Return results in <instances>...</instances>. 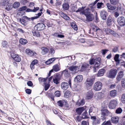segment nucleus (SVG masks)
I'll list each match as a JSON object with an SVG mask.
<instances>
[{"label": "nucleus", "mask_w": 125, "mask_h": 125, "mask_svg": "<svg viewBox=\"0 0 125 125\" xmlns=\"http://www.w3.org/2000/svg\"><path fill=\"white\" fill-rule=\"evenodd\" d=\"M102 94L101 93H98L95 94V99L99 100L101 99L102 97Z\"/></svg>", "instance_id": "obj_28"}, {"label": "nucleus", "mask_w": 125, "mask_h": 125, "mask_svg": "<svg viewBox=\"0 0 125 125\" xmlns=\"http://www.w3.org/2000/svg\"><path fill=\"white\" fill-rule=\"evenodd\" d=\"M60 80V79L59 77L57 76H54L53 78L54 83L56 84L59 83V81Z\"/></svg>", "instance_id": "obj_24"}, {"label": "nucleus", "mask_w": 125, "mask_h": 125, "mask_svg": "<svg viewBox=\"0 0 125 125\" xmlns=\"http://www.w3.org/2000/svg\"><path fill=\"white\" fill-rule=\"evenodd\" d=\"M20 42L21 44L24 45L26 44L27 42V41L26 39H21L20 40Z\"/></svg>", "instance_id": "obj_37"}, {"label": "nucleus", "mask_w": 125, "mask_h": 125, "mask_svg": "<svg viewBox=\"0 0 125 125\" xmlns=\"http://www.w3.org/2000/svg\"><path fill=\"white\" fill-rule=\"evenodd\" d=\"M122 111V109L119 107L116 110V113L117 114H119L121 113Z\"/></svg>", "instance_id": "obj_49"}, {"label": "nucleus", "mask_w": 125, "mask_h": 125, "mask_svg": "<svg viewBox=\"0 0 125 125\" xmlns=\"http://www.w3.org/2000/svg\"><path fill=\"white\" fill-rule=\"evenodd\" d=\"M112 18L111 16H109L107 19L106 24L107 25L110 26L112 24Z\"/></svg>", "instance_id": "obj_22"}, {"label": "nucleus", "mask_w": 125, "mask_h": 125, "mask_svg": "<svg viewBox=\"0 0 125 125\" xmlns=\"http://www.w3.org/2000/svg\"><path fill=\"white\" fill-rule=\"evenodd\" d=\"M100 59L98 58L96 59H92L89 61L90 63L91 64H93L94 65V72H96V68L98 67L100 65Z\"/></svg>", "instance_id": "obj_1"}, {"label": "nucleus", "mask_w": 125, "mask_h": 125, "mask_svg": "<svg viewBox=\"0 0 125 125\" xmlns=\"http://www.w3.org/2000/svg\"><path fill=\"white\" fill-rule=\"evenodd\" d=\"M106 6L108 9L110 10H115L116 9V8L115 6H112L109 3H107L106 4Z\"/></svg>", "instance_id": "obj_21"}, {"label": "nucleus", "mask_w": 125, "mask_h": 125, "mask_svg": "<svg viewBox=\"0 0 125 125\" xmlns=\"http://www.w3.org/2000/svg\"><path fill=\"white\" fill-rule=\"evenodd\" d=\"M60 69V66L58 64L54 65L53 66L52 69L50 71L49 74H48V76H50L51 73L53 71L57 72L59 71Z\"/></svg>", "instance_id": "obj_7"}, {"label": "nucleus", "mask_w": 125, "mask_h": 125, "mask_svg": "<svg viewBox=\"0 0 125 125\" xmlns=\"http://www.w3.org/2000/svg\"><path fill=\"white\" fill-rule=\"evenodd\" d=\"M105 72V70L104 69L100 70L98 72L97 74V76H103Z\"/></svg>", "instance_id": "obj_26"}, {"label": "nucleus", "mask_w": 125, "mask_h": 125, "mask_svg": "<svg viewBox=\"0 0 125 125\" xmlns=\"http://www.w3.org/2000/svg\"><path fill=\"white\" fill-rule=\"evenodd\" d=\"M57 104L58 106L62 107L63 105V103L62 101L60 100L57 102Z\"/></svg>", "instance_id": "obj_51"}, {"label": "nucleus", "mask_w": 125, "mask_h": 125, "mask_svg": "<svg viewBox=\"0 0 125 125\" xmlns=\"http://www.w3.org/2000/svg\"><path fill=\"white\" fill-rule=\"evenodd\" d=\"M119 55L118 54H116L114 57V59L115 61L119 63L120 61L119 59Z\"/></svg>", "instance_id": "obj_44"}, {"label": "nucleus", "mask_w": 125, "mask_h": 125, "mask_svg": "<svg viewBox=\"0 0 125 125\" xmlns=\"http://www.w3.org/2000/svg\"><path fill=\"white\" fill-rule=\"evenodd\" d=\"M86 106H85L77 108L76 110V112L79 115H80L82 113L85 109Z\"/></svg>", "instance_id": "obj_20"}, {"label": "nucleus", "mask_w": 125, "mask_h": 125, "mask_svg": "<svg viewBox=\"0 0 125 125\" xmlns=\"http://www.w3.org/2000/svg\"><path fill=\"white\" fill-rule=\"evenodd\" d=\"M24 13V12L23 11H19V12L17 14V15L18 16H21Z\"/></svg>", "instance_id": "obj_62"}, {"label": "nucleus", "mask_w": 125, "mask_h": 125, "mask_svg": "<svg viewBox=\"0 0 125 125\" xmlns=\"http://www.w3.org/2000/svg\"><path fill=\"white\" fill-rule=\"evenodd\" d=\"M117 94V92L115 90L111 91L110 92V95L112 97H114L116 96Z\"/></svg>", "instance_id": "obj_31"}, {"label": "nucleus", "mask_w": 125, "mask_h": 125, "mask_svg": "<svg viewBox=\"0 0 125 125\" xmlns=\"http://www.w3.org/2000/svg\"><path fill=\"white\" fill-rule=\"evenodd\" d=\"M117 72L115 69H111L109 73L107 74V76L110 78H113L115 77Z\"/></svg>", "instance_id": "obj_4"}, {"label": "nucleus", "mask_w": 125, "mask_h": 125, "mask_svg": "<svg viewBox=\"0 0 125 125\" xmlns=\"http://www.w3.org/2000/svg\"><path fill=\"white\" fill-rule=\"evenodd\" d=\"M120 100L122 103H125V94H123L121 95Z\"/></svg>", "instance_id": "obj_38"}, {"label": "nucleus", "mask_w": 125, "mask_h": 125, "mask_svg": "<svg viewBox=\"0 0 125 125\" xmlns=\"http://www.w3.org/2000/svg\"><path fill=\"white\" fill-rule=\"evenodd\" d=\"M45 23L47 25L48 27H51L52 25V23H50L49 21L47 20H46L45 21Z\"/></svg>", "instance_id": "obj_42"}, {"label": "nucleus", "mask_w": 125, "mask_h": 125, "mask_svg": "<svg viewBox=\"0 0 125 125\" xmlns=\"http://www.w3.org/2000/svg\"><path fill=\"white\" fill-rule=\"evenodd\" d=\"M18 21L20 22L24 26H26L27 25V23L25 22V21L23 18L22 19L21 18H19L18 19Z\"/></svg>", "instance_id": "obj_32"}, {"label": "nucleus", "mask_w": 125, "mask_h": 125, "mask_svg": "<svg viewBox=\"0 0 125 125\" xmlns=\"http://www.w3.org/2000/svg\"><path fill=\"white\" fill-rule=\"evenodd\" d=\"M2 44V45L3 47H6L7 46V42L5 41H3Z\"/></svg>", "instance_id": "obj_58"}, {"label": "nucleus", "mask_w": 125, "mask_h": 125, "mask_svg": "<svg viewBox=\"0 0 125 125\" xmlns=\"http://www.w3.org/2000/svg\"><path fill=\"white\" fill-rule=\"evenodd\" d=\"M45 91L47 90L50 87L49 85L48 84H45Z\"/></svg>", "instance_id": "obj_63"}, {"label": "nucleus", "mask_w": 125, "mask_h": 125, "mask_svg": "<svg viewBox=\"0 0 125 125\" xmlns=\"http://www.w3.org/2000/svg\"><path fill=\"white\" fill-rule=\"evenodd\" d=\"M91 119L93 120V125H97L99 124L100 122V120L98 118H96L95 116H92L91 117Z\"/></svg>", "instance_id": "obj_8"}, {"label": "nucleus", "mask_w": 125, "mask_h": 125, "mask_svg": "<svg viewBox=\"0 0 125 125\" xmlns=\"http://www.w3.org/2000/svg\"><path fill=\"white\" fill-rule=\"evenodd\" d=\"M83 76L81 75H78L76 76L74 78V81L77 83L81 82L83 80Z\"/></svg>", "instance_id": "obj_17"}, {"label": "nucleus", "mask_w": 125, "mask_h": 125, "mask_svg": "<svg viewBox=\"0 0 125 125\" xmlns=\"http://www.w3.org/2000/svg\"><path fill=\"white\" fill-rule=\"evenodd\" d=\"M10 1V0H2V5L5 6L6 4H8Z\"/></svg>", "instance_id": "obj_40"}, {"label": "nucleus", "mask_w": 125, "mask_h": 125, "mask_svg": "<svg viewBox=\"0 0 125 125\" xmlns=\"http://www.w3.org/2000/svg\"><path fill=\"white\" fill-rule=\"evenodd\" d=\"M117 104V102L116 100H111L110 102L109 108L111 109L114 108Z\"/></svg>", "instance_id": "obj_14"}, {"label": "nucleus", "mask_w": 125, "mask_h": 125, "mask_svg": "<svg viewBox=\"0 0 125 125\" xmlns=\"http://www.w3.org/2000/svg\"><path fill=\"white\" fill-rule=\"evenodd\" d=\"M39 9V7H34V9L32 10L33 12H36L37 10H38Z\"/></svg>", "instance_id": "obj_64"}, {"label": "nucleus", "mask_w": 125, "mask_h": 125, "mask_svg": "<svg viewBox=\"0 0 125 125\" xmlns=\"http://www.w3.org/2000/svg\"><path fill=\"white\" fill-rule=\"evenodd\" d=\"M103 125H112L110 121H108L106 122H104Z\"/></svg>", "instance_id": "obj_61"}, {"label": "nucleus", "mask_w": 125, "mask_h": 125, "mask_svg": "<svg viewBox=\"0 0 125 125\" xmlns=\"http://www.w3.org/2000/svg\"><path fill=\"white\" fill-rule=\"evenodd\" d=\"M14 59L16 61L18 62H20L21 60V58L18 55H16Z\"/></svg>", "instance_id": "obj_45"}, {"label": "nucleus", "mask_w": 125, "mask_h": 125, "mask_svg": "<svg viewBox=\"0 0 125 125\" xmlns=\"http://www.w3.org/2000/svg\"><path fill=\"white\" fill-rule=\"evenodd\" d=\"M103 6V3L101 2H98L97 4V8L98 9H100L102 6Z\"/></svg>", "instance_id": "obj_48"}, {"label": "nucleus", "mask_w": 125, "mask_h": 125, "mask_svg": "<svg viewBox=\"0 0 125 125\" xmlns=\"http://www.w3.org/2000/svg\"><path fill=\"white\" fill-rule=\"evenodd\" d=\"M20 5V3L19 2H15L13 5V7L14 8H16L18 7Z\"/></svg>", "instance_id": "obj_41"}, {"label": "nucleus", "mask_w": 125, "mask_h": 125, "mask_svg": "<svg viewBox=\"0 0 125 125\" xmlns=\"http://www.w3.org/2000/svg\"><path fill=\"white\" fill-rule=\"evenodd\" d=\"M62 73L63 74H64V76L66 77H67L69 75V73L67 70L63 71H62Z\"/></svg>", "instance_id": "obj_39"}, {"label": "nucleus", "mask_w": 125, "mask_h": 125, "mask_svg": "<svg viewBox=\"0 0 125 125\" xmlns=\"http://www.w3.org/2000/svg\"><path fill=\"white\" fill-rule=\"evenodd\" d=\"M93 95V92L91 91H90L87 93L86 94V98L87 99H91L92 98Z\"/></svg>", "instance_id": "obj_18"}, {"label": "nucleus", "mask_w": 125, "mask_h": 125, "mask_svg": "<svg viewBox=\"0 0 125 125\" xmlns=\"http://www.w3.org/2000/svg\"><path fill=\"white\" fill-rule=\"evenodd\" d=\"M54 94L57 97H59L61 95L59 91H56L54 93Z\"/></svg>", "instance_id": "obj_56"}, {"label": "nucleus", "mask_w": 125, "mask_h": 125, "mask_svg": "<svg viewBox=\"0 0 125 125\" xmlns=\"http://www.w3.org/2000/svg\"><path fill=\"white\" fill-rule=\"evenodd\" d=\"M71 95L70 92L68 91H66L64 94V96L65 97H68Z\"/></svg>", "instance_id": "obj_36"}, {"label": "nucleus", "mask_w": 125, "mask_h": 125, "mask_svg": "<svg viewBox=\"0 0 125 125\" xmlns=\"http://www.w3.org/2000/svg\"><path fill=\"white\" fill-rule=\"evenodd\" d=\"M124 70L120 71L118 73L116 77V79L118 81H120L124 75Z\"/></svg>", "instance_id": "obj_15"}, {"label": "nucleus", "mask_w": 125, "mask_h": 125, "mask_svg": "<svg viewBox=\"0 0 125 125\" xmlns=\"http://www.w3.org/2000/svg\"><path fill=\"white\" fill-rule=\"evenodd\" d=\"M102 83L99 81H97L94 84L93 89L95 91H98L102 89Z\"/></svg>", "instance_id": "obj_2"}, {"label": "nucleus", "mask_w": 125, "mask_h": 125, "mask_svg": "<svg viewBox=\"0 0 125 125\" xmlns=\"http://www.w3.org/2000/svg\"><path fill=\"white\" fill-rule=\"evenodd\" d=\"M61 87L63 90H66L68 87V84L66 82H62L61 84Z\"/></svg>", "instance_id": "obj_19"}, {"label": "nucleus", "mask_w": 125, "mask_h": 125, "mask_svg": "<svg viewBox=\"0 0 125 125\" xmlns=\"http://www.w3.org/2000/svg\"><path fill=\"white\" fill-rule=\"evenodd\" d=\"M12 7V4L11 3H8L6 6V9L8 10H11Z\"/></svg>", "instance_id": "obj_34"}, {"label": "nucleus", "mask_w": 125, "mask_h": 125, "mask_svg": "<svg viewBox=\"0 0 125 125\" xmlns=\"http://www.w3.org/2000/svg\"><path fill=\"white\" fill-rule=\"evenodd\" d=\"M109 114V112L106 109H102L101 110V119L103 120H105L106 119L105 116Z\"/></svg>", "instance_id": "obj_3"}, {"label": "nucleus", "mask_w": 125, "mask_h": 125, "mask_svg": "<svg viewBox=\"0 0 125 125\" xmlns=\"http://www.w3.org/2000/svg\"><path fill=\"white\" fill-rule=\"evenodd\" d=\"M62 7L64 10H67L69 8V5L68 3H64L62 4Z\"/></svg>", "instance_id": "obj_30"}, {"label": "nucleus", "mask_w": 125, "mask_h": 125, "mask_svg": "<svg viewBox=\"0 0 125 125\" xmlns=\"http://www.w3.org/2000/svg\"><path fill=\"white\" fill-rule=\"evenodd\" d=\"M71 26L72 28L75 30H77L78 29L77 26L75 23H72L71 24Z\"/></svg>", "instance_id": "obj_47"}, {"label": "nucleus", "mask_w": 125, "mask_h": 125, "mask_svg": "<svg viewBox=\"0 0 125 125\" xmlns=\"http://www.w3.org/2000/svg\"><path fill=\"white\" fill-rule=\"evenodd\" d=\"M32 32L33 35L34 36H36L37 37H39L40 36V34L38 31H33Z\"/></svg>", "instance_id": "obj_35"}, {"label": "nucleus", "mask_w": 125, "mask_h": 125, "mask_svg": "<svg viewBox=\"0 0 125 125\" xmlns=\"http://www.w3.org/2000/svg\"><path fill=\"white\" fill-rule=\"evenodd\" d=\"M27 9V7L26 6H23L21 7L18 10L19 11H22L24 10Z\"/></svg>", "instance_id": "obj_54"}, {"label": "nucleus", "mask_w": 125, "mask_h": 125, "mask_svg": "<svg viewBox=\"0 0 125 125\" xmlns=\"http://www.w3.org/2000/svg\"><path fill=\"white\" fill-rule=\"evenodd\" d=\"M117 21L118 24L121 26L125 25V18L123 16L119 17L117 19Z\"/></svg>", "instance_id": "obj_5"}, {"label": "nucleus", "mask_w": 125, "mask_h": 125, "mask_svg": "<svg viewBox=\"0 0 125 125\" xmlns=\"http://www.w3.org/2000/svg\"><path fill=\"white\" fill-rule=\"evenodd\" d=\"M87 113V112L86 111L84 112L82 115V118L83 119L86 118H87V116L86 115V114Z\"/></svg>", "instance_id": "obj_50"}, {"label": "nucleus", "mask_w": 125, "mask_h": 125, "mask_svg": "<svg viewBox=\"0 0 125 125\" xmlns=\"http://www.w3.org/2000/svg\"><path fill=\"white\" fill-rule=\"evenodd\" d=\"M82 117L77 116L75 117V120L77 122L80 121L82 120Z\"/></svg>", "instance_id": "obj_55"}, {"label": "nucleus", "mask_w": 125, "mask_h": 125, "mask_svg": "<svg viewBox=\"0 0 125 125\" xmlns=\"http://www.w3.org/2000/svg\"><path fill=\"white\" fill-rule=\"evenodd\" d=\"M45 27V25L42 23H40L38 24L35 27V28H36L37 29L38 31H40L43 29Z\"/></svg>", "instance_id": "obj_11"}, {"label": "nucleus", "mask_w": 125, "mask_h": 125, "mask_svg": "<svg viewBox=\"0 0 125 125\" xmlns=\"http://www.w3.org/2000/svg\"><path fill=\"white\" fill-rule=\"evenodd\" d=\"M121 84L123 87H125V78L123 79L121 81Z\"/></svg>", "instance_id": "obj_60"}, {"label": "nucleus", "mask_w": 125, "mask_h": 125, "mask_svg": "<svg viewBox=\"0 0 125 125\" xmlns=\"http://www.w3.org/2000/svg\"><path fill=\"white\" fill-rule=\"evenodd\" d=\"M85 7H82L81 8H79L78 10H76V12H78L80 11H81L82 12H83V10L84 9Z\"/></svg>", "instance_id": "obj_59"}, {"label": "nucleus", "mask_w": 125, "mask_h": 125, "mask_svg": "<svg viewBox=\"0 0 125 125\" xmlns=\"http://www.w3.org/2000/svg\"><path fill=\"white\" fill-rule=\"evenodd\" d=\"M41 49L42 51V53L43 54L47 53L48 51V49L46 47H42L41 48Z\"/></svg>", "instance_id": "obj_29"}, {"label": "nucleus", "mask_w": 125, "mask_h": 125, "mask_svg": "<svg viewBox=\"0 0 125 125\" xmlns=\"http://www.w3.org/2000/svg\"><path fill=\"white\" fill-rule=\"evenodd\" d=\"M42 13V12H39L37 15V16H36L32 17L31 18L28 17L26 16H24L23 17V18L24 20H26L28 21H30V20H33L35 19L38 18L41 15Z\"/></svg>", "instance_id": "obj_9"}, {"label": "nucleus", "mask_w": 125, "mask_h": 125, "mask_svg": "<svg viewBox=\"0 0 125 125\" xmlns=\"http://www.w3.org/2000/svg\"><path fill=\"white\" fill-rule=\"evenodd\" d=\"M89 66V65L88 64L86 63H84L81 67V70L83 71L88 70Z\"/></svg>", "instance_id": "obj_16"}, {"label": "nucleus", "mask_w": 125, "mask_h": 125, "mask_svg": "<svg viewBox=\"0 0 125 125\" xmlns=\"http://www.w3.org/2000/svg\"><path fill=\"white\" fill-rule=\"evenodd\" d=\"M86 16V20L88 21H92L94 18L93 15L91 13H90Z\"/></svg>", "instance_id": "obj_23"}, {"label": "nucleus", "mask_w": 125, "mask_h": 125, "mask_svg": "<svg viewBox=\"0 0 125 125\" xmlns=\"http://www.w3.org/2000/svg\"><path fill=\"white\" fill-rule=\"evenodd\" d=\"M110 1L112 4L115 5L118 3V0H110Z\"/></svg>", "instance_id": "obj_46"}, {"label": "nucleus", "mask_w": 125, "mask_h": 125, "mask_svg": "<svg viewBox=\"0 0 125 125\" xmlns=\"http://www.w3.org/2000/svg\"><path fill=\"white\" fill-rule=\"evenodd\" d=\"M61 16L64 19L67 20H69L70 18L67 15L63 13L62 14Z\"/></svg>", "instance_id": "obj_43"}, {"label": "nucleus", "mask_w": 125, "mask_h": 125, "mask_svg": "<svg viewBox=\"0 0 125 125\" xmlns=\"http://www.w3.org/2000/svg\"><path fill=\"white\" fill-rule=\"evenodd\" d=\"M100 15L102 19L103 20H105L106 19L108 13L105 10H103L101 11Z\"/></svg>", "instance_id": "obj_10"}, {"label": "nucleus", "mask_w": 125, "mask_h": 125, "mask_svg": "<svg viewBox=\"0 0 125 125\" xmlns=\"http://www.w3.org/2000/svg\"><path fill=\"white\" fill-rule=\"evenodd\" d=\"M105 31L108 34L109 33H110L115 36L118 37L119 36V34L116 33V32L110 29H106L105 30Z\"/></svg>", "instance_id": "obj_12"}, {"label": "nucleus", "mask_w": 125, "mask_h": 125, "mask_svg": "<svg viewBox=\"0 0 125 125\" xmlns=\"http://www.w3.org/2000/svg\"><path fill=\"white\" fill-rule=\"evenodd\" d=\"M94 80V78H89L86 79L85 84L87 86H91L93 83Z\"/></svg>", "instance_id": "obj_6"}, {"label": "nucleus", "mask_w": 125, "mask_h": 125, "mask_svg": "<svg viewBox=\"0 0 125 125\" xmlns=\"http://www.w3.org/2000/svg\"><path fill=\"white\" fill-rule=\"evenodd\" d=\"M84 104V99H82L81 100H79L78 102L76 103V104L78 106L83 105Z\"/></svg>", "instance_id": "obj_27"}, {"label": "nucleus", "mask_w": 125, "mask_h": 125, "mask_svg": "<svg viewBox=\"0 0 125 125\" xmlns=\"http://www.w3.org/2000/svg\"><path fill=\"white\" fill-rule=\"evenodd\" d=\"M90 9L89 8L85 10H84L83 12H82V14H84L86 16L90 14Z\"/></svg>", "instance_id": "obj_33"}, {"label": "nucleus", "mask_w": 125, "mask_h": 125, "mask_svg": "<svg viewBox=\"0 0 125 125\" xmlns=\"http://www.w3.org/2000/svg\"><path fill=\"white\" fill-rule=\"evenodd\" d=\"M79 69V68L78 66L76 65L72 66L68 68V69L70 70L75 73H76L78 72Z\"/></svg>", "instance_id": "obj_13"}, {"label": "nucleus", "mask_w": 125, "mask_h": 125, "mask_svg": "<svg viewBox=\"0 0 125 125\" xmlns=\"http://www.w3.org/2000/svg\"><path fill=\"white\" fill-rule=\"evenodd\" d=\"M36 53L34 52V51H31L29 55H30V56H34L36 55Z\"/></svg>", "instance_id": "obj_57"}, {"label": "nucleus", "mask_w": 125, "mask_h": 125, "mask_svg": "<svg viewBox=\"0 0 125 125\" xmlns=\"http://www.w3.org/2000/svg\"><path fill=\"white\" fill-rule=\"evenodd\" d=\"M47 79V78H39V80L40 83H42L43 82L46 81Z\"/></svg>", "instance_id": "obj_53"}, {"label": "nucleus", "mask_w": 125, "mask_h": 125, "mask_svg": "<svg viewBox=\"0 0 125 125\" xmlns=\"http://www.w3.org/2000/svg\"><path fill=\"white\" fill-rule=\"evenodd\" d=\"M74 90L75 91H78L81 90V87L79 85H78L75 87L74 89Z\"/></svg>", "instance_id": "obj_52"}, {"label": "nucleus", "mask_w": 125, "mask_h": 125, "mask_svg": "<svg viewBox=\"0 0 125 125\" xmlns=\"http://www.w3.org/2000/svg\"><path fill=\"white\" fill-rule=\"evenodd\" d=\"M111 121L112 122L117 123H118L119 121V118L118 116H115L111 118Z\"/></svg>", "instance_id": "obj_25"}]
</instances>
